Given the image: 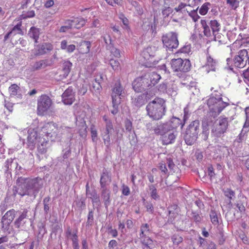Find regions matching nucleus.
<instances>
[{
  "label": "nucleus",
  "mask_w": 249,
  "mask_h": 249,
  "mask_svg": "<svg viewBox=\"0 0 249 249\" xmlns=\"http://www.w3.org/2000/svg\"><path fill=\"white\" fill-rule=\"evenodd\" d=\"M173 12L172 9L170 7H165L162 11V15L164 18L168 17L170 14Z\"/></svg>",
  "instance_id": "obj_58"
},
{
  "label": "nucleus",
  "mask_w": 249,
  "mask_h": 249,
  "mask_svg": "<svg viewBox=\"0 0 249 249\" xmlns=\"http://www.w3.org/2000/svg\"><path fill=\"white\" fill-rule=\"evenodd\" d=\"M200 23L203 29V33L206 37L212 36V34L219 32L221 25L216 20H211L208 23L204 19H201Z\"/></svg>",
  "instance_id": "obj_7"
},
{
  "label": "nucleus",
  "mask_w": 249,
  "mask_h": 249,
  "mask_svg": "<svg viewBox=\"0 0 249 249\" xmlns=\"http://www.w3.org/2000/svg\"><path fill=\"white\" fill-rule=\"evenodd\" d=\"M125 128L126 130L130 132L131 131L132 128V122L129 120H126L125 121Z\"/></svg>",
  "instance_id": "obj_60"
},
{
  "label": "nucleus",
  "mask_w": 249,
  "mask_h": 249,
  "mask_svg": "<svg viewBox=\"0 0 249 249\" xmlns=\"http://www.w3.org/2000/svg\"><path fill=\"white\" fill-rule=\"evenodd\" d=\"M198 8H197L196 10H192L188 14L192 18L194 22H196L200 18V17L197 14V10Z\"/></svg>",
  "instance_id": "obj_44"
},
{
  "label": "nucleus",
  "mask_w": 249,
  "mask_h": 249,
  "mask_svg": "<svg viewBox=\"0 0 249 249\" xmlns=\"http://www.w3.org/2000/svg\"><path fill=\"white\" fill-rule=\"evenodd\" d=\"M247 63H249L248 52L245 49L240 50L233 59V65L237 68H242Z\"/></svg>",
  "instance_id": "obj_15"
},
{
  "label": "nucleus",
  "mask_w": 249,
  "mask_h": 249,
  "mask_svg": "<svg viewBox=\"0 0 249 249\" xmlns=\"http://www.w3.org/2000/svg\"><path fill=\"white\" fill-rule=\"evenodd\" d=\"M51 64L52 63H50L49 61L47 59L41 60L36 62L34 64L33 69L35 70H38L42 68H45L47 66H51Z\"/></svg>",
  "instance_id": "obj_28"
},
{
  "label": "nucleus",
  "mask_w": 249,
  "mask_h": 249,
  "mask_svg": "<svg viewBox=\"0 0 249 249\" xmlns=\"http://www.w3.org/2000/svg\"><path fill=\"white\" fill-rule=\"evenodd\" d=\"M212 36H214L215 41H218L220 44L224 43V40L222 39V38L224 37V36L219 34L218 32H217L216 34H212Z\"/></svg>",
  "instance_id": "obj_54"
},
{
  "label": "nucleus",
  "mask_w": 249,
  "mask_h": 249,
  "mask_svg": "<svg viewBox=\"0 0 249 249\" xmlns=\"http://www.w3.org/2000/svg\"><path fill=\"white\" fill-rule=\"evenodd\" d=\"M249 126H245V125L244 124L243 128L238 136L239 139H240L241 141L243 139L245 134L249 131Z\"/></svg>",
  "instance_id": "obj_55"
},
{
  "label": "nucleus",
  "mask_w": 249,
  "mask_h": 249,
  "mask_svg": "<svg viewBox=\"0 0 249 249\" xmlns=\"http://www.w3.org/2000/svg\"><path fill=\"white\" fill-rule=\"evenodd\" d=\"M103 120L106 122V128L102 133L104 142L107 149H109L110 145V133L113 130L112 123L106 116H104Z\"/></svg>",
  "instance_id": "obj_14"
},
{
  "label": "nucleus",
  "mask_w": 249,
  "mask_h": 249,
  "mask_svg": "<svg viewBox=\"0 0 249 249\" xmlns=\"http://www.w3.org/2000/svg\"><path fill=\"white\" fill-rule=\"evenodd\" d=\"M62 101L65 105H71L75 100L74 93L71 88H68L62 95Z\"/></svg>",
  "instance_id": "obj_17"
},
{
  "label": "nucleus",
  "mask_w": 249,
  "mask_h": 249,
  "mask_svg": "<svg viewBox=\"0 0 249 249\" xmlns=\"http://www.w3.org/2000/svg\"><path fill=\"white\" fill-rule=\"evenodd\" d=\"M210 217L211 222L213 225H218L219 221L218 218V214L216 211L213 210H211L210 213Z\"/></svg>",
  "instance_id": "obj_37"
},
{
  "label": "nucleus",
  "mask_w": 249,
  "mask_h": 249,
  "mask_svg": "<svg viewBox=\"0 0 249 249\" xmlns=\"http://www.w3.org/2000/svg\"><path fill=\"white\" fill-rule=\"evenodd\" d=\"M148 75L150 78L149 80L151 81V83H152L153 86L158 83L161 78L160 75L155 72H152L148 74Z\"/></svg>",
  "instance_id": "obj_36"
},
{
  "label": "nucleus",
  "mask_w": 249,
  "mask_h": 249,
  "mask_svg": "<svg viewBox=\"0 0 249 249\" xmlns=\"http://www.w3.org/2000/svg\"><path fill=\"white\" fill-rule=\"evenodd\" d=\"M108 4L114 6L115 4L122 5L123 1L122 0H105Z\"/></svg>",
  "instance_id": "obj_59"
},
{
  "label": "nucleus",
  "mask_w": 249,
  "mask_h": 249,
  "mask_svg": "<svg viewBox=\"0 0 249 249\" xmlns=\"http://www.w3.org/2000/svg\"><path fill=\"white\" fill-rule=\"evenodd\" d=\"M216 64V60L213 59L209 54H207L206 57V63L202 68L207 73H209L211 71H215Z\"/></svg>",
  "instance_id": "obj_18"
},
{
  "label": "nucleus",
  "mask_w": 249,
  "mask_h": 249,
  "mask_svg": "<svg viewBox=\"0 0 249 249\" xmlns=\"http://www.w3.org/2000/svg\"><path fill=\"white\" fill-rule=\"evenodd\" d=\"M122 193L124 195L128 196L130 194V190L127 186L123 184L122 185Z\"/></svg>",
  "instance_id": "obj_61"
},
{
  "label": "nucleus",
  "mask_w": 249,
  "mask_h": 249,
  "mask_svg": "<svg viewBox=\"0 0 249 249\" xmlns=\"http://www.w3.org/2000/svg\"><path fill=\"white\" fill-rule=\"evenodd\" d=\"M171 67L174 71L179 72L177 74L178 77L182 75L181 72L189 71L191 68V63L188 59H182L180 58L173 59L171 62Z\"/></svg>",
  "instance_id": "obj_6"
},
{
  "label": "nucleus",
  "mask_w": 249,
  "mask_h": 249,
  "mask_svg": "<svg viewBox=\"0 0 249 249\" xmlns=\"http://www.w3.org/2000/svg\"><path fill=\"white\" fill-rule=\"evenodd\" d=\"M210 5V3L209 2H206L203 4L200 8L199 9V13L201 15H205L209 9V6Z\"/></svg>",
  "instance_id": "obj_41"
},
{
  "label": "nucleus",
  "mask_w": 249,
  "mask_h": 249,
  "mask_svg": "<svg viewBox=\"0 0 249 249\" xmlns=\"http://www.w3.org/2000/svg\"><path fill=\"white\" fill-rule=\"evenodd\" d=\"M21 22L18 23L16 25H15L11 30V31L9 32L5 36H4V40H6L9 38L14 36L17 34L23 35L24 33L23 31L21 29Z\"/></svg>",
  "instance_id": "obj_22"
},
{
  "label": "nucleus",
  "mask_w": 249,
  "mask_h": 249,
  "mask_svg": "<svg viewBox=\"0 0 249 249\" xmlns=\"http://www.w3.org/2000/svg\"><path fill=\"white\" fill-rule=\"evenodd\" d=\"M165 101L161 98H156L148 103L146 109L147 114L153 120H159L165 114Z\"/></svg>",
  "instance_id": "obj_2"
},
{
  "label": "nucleus",
  "mask_w": 249,
  "mask_h": 249,
  "mask_svg": "<svg viewBox=\"0 0 249 249\" xmlns=\"http://www.w3.org/2000/svg\"><path fill=\"white\" fill-rule=\"evenodd\" d=\"M162 41L164 46L170 50L176 49L178 46L177 34L174 32H170L163 35Z\"/></svg>",
  "instance_id": "obj_11"
},
{
  "label": "nucleus",
  "mask_w": 249,
  "mask_h": 249,
  "mask_svg": "<svg viewBox=\"0 0 249 249\" xmlns=\"http://www.w3.org/2000/svg\"><path fill=\"white\" fill-rule=\"evenodd\" d=\"M125 95V92L120 82H117L112 89V100L116 105L120 104Z\"/></svg>",
  "instance_id": "obj_13"
},
{
  "label": "nucleus",
  "mask_w": 249,
  "mask_h": 249,
  "mask_svg": "<svg viewBox=\"0 0 249 249\" xmlns=\"http://www.w3.org/2000/svg\"><path fill=\"white\" fill-rule=\"evenodd\" d=\"M151 52V48H147L144 49L142 53V56L144 57V58L146 60H149V58L151 56H153L154 55L152 53L150 54V53Z\"/></svg>",
  "instance_id": "obj_42"
},
{
  "label": "nucleus",
  "mask_w": 249,
  "mask_h": 249,
  "mask_svg": "<svg viewBox=\"0 0 249 249\" xmlns=\"http://www.w3.org/2000/svg\"><path fill=\"white\" fill-rule=\"evenodd\" d=\"M228 126V118H219L213 124L212 135L215 137H220L226 131Z\"/></svg>",
  "instance_id": "obj_9"
},
{
  "label": "nucleus",
  "mask_w": 249,
  "mask_h": 249,
  "mask_svg": "<svg viewBox=\"0 0 249 249\" xmlns=\"http://www.w3.org/2000/svg\"><path fill=\"white\" fill-rule=\"evenodd\" d=\"M4 107L7 108L9 112H12L13 111V104L10 102L5 101Z\"/></svg>",
  "instance_id": "obj_63"
},
{
  "label": "nucleus",
  "mask_w": 249,
  "mask_h": 249,
  "mask_svg": "<svg viewBox=\"0 0 249 249\" xmlns=\"http://www.w3.org/2000/svg\"><path fill=\"white\" fill-rule=\"evenodd\" d=\"M181 124V121L179 118L173 117L169 122L158 125L154 128V131L155 134L162 136L173 131Z\"/></svg>",
  "instance_id": "obj_4"
},
{
  "label": "nucleus",
  "mask_w": 249,
  "mask_h": 249,
  "mask_svg": "<svg viewBox=\"0 0 249 249\" xmlns=\"http://www.w3.org/2000/svg\"><path fill=\"white\" fill-rule=\"evenodd\" d=\"M70 130V128L66 126H61L58 128L56 124L53 123H47L42 128L43 133L51 138L59 135V132L63 134L66 132H69Z\"/></svg>",
  "instance_id": "obj_8"
},
{
  "label": "nucleus",
  "mask_w": 249,
  "mask_h": 249,
  "mask_svg": "<svg viewBox=\"0 0 249 249\" xmlns=\"http://www.w3.org/2000/svg\"><path fill=\"white\" fill-rule=\"evenodd\" d=\"M139 80H141V83H142V88L144 89L145 90H146L148 88H150V85L147 84L148 80L147 79H146L145 76L139 77Z\"/></svg>",
  "instance_id": "obj_50"
},
{
  "label": "nucleus",
  "mask_w": 249,
  "mask_h": 249,
  "mask_svg": "<svg viewBox=\"0 0 249 249\" xmlns=\"http://www.w3.org/2000/svg\"><path fill=\"white\" fill-rule=\"evenodd\" d=\"M200 211L199 212H194L192 211L191 213L192 219L196 222H199L201 220V217L200 216L199 213Z\"/></svg>",
  "instance_id": "obj_46"
},
{
  "label": "nucleus",
  "mask_w": 249,
  "mask_h": 249,
  "mask_svg": "<svg viewBox=\"0 0 249 249\" xmlns=\"http://www.w3.org/2000/svg\"><path fill=\"white\" fill-rule=\"evenodd\" d=\"M172 241L175 245H178L182 242L183 238L181 236L178 234H174L172 237Z\"/></svg>",
  "instance_id": "obj_51"
},
{
  "label": "nucleus",
  "mask_w": 249,
  "mask_h": 249,
  "mask_svg": "<svg viewBox=\"0 0 249 249\" xmlns=\"http://www.w3.org/2000/svg\"><path fill=\"white\" fill-rule=\"evenodd\" d=\"M101 196L104 200L105 206L107 208L111 202L110 198V191L109 189L107 188L102 189Z\"/></svg>",
  "instance_id": "obj_25"
},
{
  "label": "nucleus",
  "mask_w": 249,
  "mask_h": 249,
  "mask_svg": "<svg viewBox=\"0 0 249 249\" xmlns=\"http://www.w3.org/2000/svg\"><path fill=\"white\" fill-rule=\"evenodd\" d=\"M90 48V43L88 41H83L80 43L78 50L82 53H87Z\"/></svg>",
  "instance_id": "obj_27"
},
{
  "label": "nucleus",
  "mask_w": 249,
  "mask_h": 249,
  "mask_svg": "<svg viewBox=\"0 0 249 249\" xmlns=\"http://www.w3.org/2000/svg\"><path fill=\"white\" fill-rule=\"evenodd\" d=\"M39 34L40 32L39 29L35 27H31L28 33L30 37L33 38L35 42H37V40L39 37Z\"/></svg>",
  "instance_id": "obj_34"
},
{
  "label": "nucleus",
  "mask_w": 249,
  "mask_h": 249,
  "mask_svg": "<svg viewBox=\"0 0 249 249\" xmlns=\"http://www.w3.org/2000/svg\"><path fill=\"white\" fill-rule=\"evenodd\" d=\"M142 27L144 30H148L152 27V26L149 21H145L143 22Z\"/></svg>",
  "instance_id": "obj_64"
},
{
  "label": "nucleus",
  "mask_w": 249,
  "mask_h": 249,
  "mask_svg": "<svg viewBox=\"0 0 249 249\" xmlns=\"http://www.w3.org/2000/svg\"><path fill=\"white\" fill-rule=\"evenodd\" d=\"M209 134V128L207 125H203V131L202 132V139L206 141L208 138Z\"/></svg>",
  "instance_id": "obj_49"
},
{
  "label": "nucleus",
  "mask_w": 249,
  "mask_h": 249,
  "mask_svg": "<svg viewBox=\"0 0 249 249\" xmlns=\"http://www.w3.org/2000/svg\"><path fill=\"white\" fill-rule=\"evenodd\" d=\"M17 185L13 189L14 196L17 194L21 196L27 195L35 197L42 185L41 178H30L23 177H18L16 180Z\"/></svg>",
  "instance_id": "obj_1"
},
{
  "label": "nucleus",
  "mask_w": 249,
  "mask_h": 249,
  "mask_svg": "<svg viewBox=\"0 0 249 249\" xmlns=\"http://www.w3.org/2000/svg\"><path fill=\"white\" fill-rule=\"evenodd\" d=\"M149 190L151 191L150 196L151 197L156 200L159 198V196L157 194V189L154 185L151 184L148 186Z\"/></svg>",
  "instance_id": "obj_39"
},
{
  "label": "nucleus",
  "mask_w": 249,
  "mask_h": 249,
  "mask_svg": "<svg viewBox=\"0 0 249 249\" xmlns=\"http://www.w3.org/2000/svg\"><path fill=\"white\" fill-rule=\"evenodd\" d=\"M227 3L233 9L235 10L239 6V0H226Z\"/></svg>",
  "instance_id": "obj_47"
},
{
  "label": "nucleus",
  "mask_w": 249,
  "mask_h": 249,
  "mask_svg": "<svg viewBox=\"0 0 249 249\" xmlns=\"http://www.w3.org/2000/svg\"><path fill=\"white\" fill-rule=\"evenodd\" d=\"M17 169L18 167V163L17 161L14 162L12 159H8L5 162L4 168H5V172L9 173V170H12V168Z\"/></svg>",
  "instance_id": "obj_30"
},
{
  "label": "nucleus",
  "mask_w": 249,
  "mask_h": 249,
  "mask_svg": "<svg viewBox=\"0 0 249 249\" xmlns=\"http://www.w3.org/2000/svg\"><path fill=\"white\" fill-rule=\"evenodd\" d=\"M18 211L14 209H11L7 211L2 216L1 219L2 229L3 230H8L10 224L12 223L16 215L18 213Z\"/></svg>",
  "instance_id": "obj_16"
},
{
  "label": "nucleus",
  "mask_w": 249,
  "mask_h": 249,
  "mask_svg": "<svg viewBox=\"0 0 249 249\" xmlns=\"http://www.w3.org/2000/svg\"><path fill=\"white\" fill-rule=\"evenodd\" d=\"M53 102L51 99L46 95H42L37 101V112L39 115H42L50 109L52 106Z\"/></svg>",
  "instance_id": "obj_12"
},
{
  "label": "nucleus",
  "mask_w": 249,
  "mask_h": 249,
  "mask_svg": "<svg viewBox=\"0 0 249 249\" xmlns=\"http://www.w3.org/2000/svg\"><path fill=\"white\" fill-rule=\"evenodd\" d=\"M145 96L144 94H141L133 99V104L137 107H141L145 104Z\"/></svg>",
  "instance_id": "obj_31"
},
{
  "label": "nucleus",
  "mask_w": 249,
  "mask_h": 249,
  "mask_svg": "<svg viewBox=\"0 0 249 249\" xmlns=\"http://www.w3.org/2000/svg\"><path fill=\"white\" fill-rule=\"evenodd\" d=\"M72 63L69 61H65L62 65V71L63 72V77H66L69 74L71 68L72 67Z\"/></svg>",
  "instance_id": "obj_32"
},
{
  "label": "nucleus",
  "mask_w": 249,
  "mask_h": 249,
  "mask_svg": "<svg viewBox=\"0 0 249 249\" xmlns=\"http://www.w3.org/2000/svg\"><path fill=\"white\" fill-rule=\"evenodd\" d=\"M72 29L71 22H70V19L67 20L65 22L64 25L61 26L59 29L60 32H66L69 30Z\"/></svg>",
  "instance_id": "obj_40"
},
{
  "label": "nucleus",
  "mask_w": 249,
  "mask_h": 249,
  "mask_svg": "<svg viewBox=\"0 0 249 249\" xmlns=\"http://www.w3.org/2000/svg\"><path fill=\"white\" fill-rule=\"evenodd\" d=\"M245 113L246 119L244 125L249 126V107H246L245 109Z\"/></svg>",
  "instance_id": "obj_62"
},
{
  "label": "nucleus",
  "mask_w": 249,
  "mask_h": 249,
  "mask_svg": "<svg viewBox=\"0 0 249 249\" xmlns=\"http://www.w3.org/2000/svg\"><path fill=\"white\" fill-rule=\"evenodd\" d=\"M133 89L137 92H142L145 90L144 89L142 88V83L139 80V77L136 79L132 83Z\"/></svg>",
  "instance_id": "obj_35"
},
{
  "label": "nucleus",
  "mask_w": 249,
  "mask_h": 249,
  "mask_svg": "<svg viewBox=\"0 0 249 249\" xmlns=\"http://www.w3.org/2000/svg\"><path fill=\"white\" fill-rule=\"evenodd\" d=\"M50 198L49 197H46L43 199L44 211L46 214L48 213L50 209Z\"/></svg>",
  "instance_id": "obj_48"
},
{
  "label": "nucleus",
  "mask_w": 249,
  "mask_h": 249,
  "mask_svg": "<svg viewBox=\"0 0 249 249\" xmlns=\"http://www.w3.org/2000/svg\"><path fill=\"white\" fill-rule=\"evenodd\" d=\"M36 55H41L47 53L53 50V46L50 43H44L37 47Z\"/></svg>",
  "instance_id": "obj_20"
},
{
  "label": "nucleus",
  "mask_w": 249,
  "mask_h": 249,
  "mask_svg": "<svg viewBox=\"0 0 249 249\" xmlns=\"http://www.w3.org/2000/svg\"><path fill=\"white\" fill-rule=\"evenodd\" d=\"M140 231L139 238L142 244L143 249H151L153 246V241L147 236L150 231L149 225L147 223L142 224Z\"/></svg>",
  "instance_id": "obj_10"
},
{
  "label": "nucleus",
  "mask_w": 249,
  "mask_h": 249,
  "mask_svg": "<svg viewBox=\"0 0 249 249\" xmlns=\"http://www.w3.org/2000/svg\"><path fill=\"white\" fill-rule=\"evenodd\" d=\"M177 135V132L175 129L171 132H169V133L164 134L161 137L163 144L167 145L173 143L175 141Z\"/></svg>",
  "instance_id": "obj_21"
},
{
  "label": "nucleus",
  "mask_w": 249,
  "mask_h": 249,
  "mask_svg": "<svg viewBox=\"0 0 249 249\" xmlns=\"http://www.w3.org/2000/svg\"><path fill=\"white\" fill-rule=\"evenodd\" d=\"M28 144L29 146L31 147V149H32L38 140L37 131L34 129L29 128L28 130Z\"/></svg>",
  "instance_id": "obj_19"
},
{
  "label": "nucleus",
  "mask_w": 249,
  "mask_h": 249,
  "mask_svg": "<svg viewBox=\"0 0 249 249\" xmlns=\"http://www.w3.org/2000/svg\"><path fill=\"white\" fill-rule=\"evenodd\" d=\"M93 211L91 210L89 212L88 215V219L86 222V226H91L93 224Z\"/></svg>",
  "instance_id": "obj_45"
},
{
  "label": "nucleus",
  "mask_w": 249,
  "mask_h": 249,
  "mask_svg": "<svg viewBox=\"0 0 249 249\" xmlns=\"http://www.w3.org/2000/svg\"><path fill=\"white\" fill-rule=\"evenodd\" d=\"M223 192L225 196L229 199V202L228 205L231 207L232 206V203L231 200L235 197V192L231 189L227 188L223 189Z\"/></svg>",
  "instance_id": "obj_33"
},
{
  "label": "nucleus",
  "mask_w": 249,
  "mask_h": 249,
  "mask_svg": "<svg viewBox=\"0 0 249 249\" xmlns=\"http://www.w3.org/2000/svg\"><path fill=\"white\" fill-rule=\"evenodd\" d=\"M101 89V83L100 80L98 79V77H96L95 81L92 83L91 90L96 92H99Z\"/></svg>",
  "instance_id": "obj_38"
},
{
  "label": "nucleus",
  "mask_w": 249,
  "mask_h": 249,
  "mask_svg": "<svg viewBox=\"0 0 249 249\" xmlns=\"http://www.w3.org/2000/svg\"><path fill=\"white\" fill-rule=\"evenodd\" d=\"M72 28L80 29L86 23L85 20L83 18H76L70 20Z\"/></svg>",
  "instance_id": "obj_26"
},
{
  "label": "nucleus",
  "mask_w": 249,
  "mask_h": 249,
  "mask_svg": "<svg viewBox=\"0 0 249 249\" xmlns=\"http://www.w3.org/2000/svg\"><path fill=\"white\" fill-rule=\"evenodd\" d=\"M199 122L198 120H195L189 124L184 136L187 144L191 145L196 141L199 132Z\"/></svg>",
  "instance_id": "obj_5"
},
{
  "label": "nucleus",
  "mask_w": 249,
  "mask_h": 249,
  "mask_svg": "<svg viewBox=\"0 0 249 249\" xmlns=\"http://www.w3.org/2000/svg\"><path fill=\"white\" fill-rule=\"evenodd\" d=\"M108 249H118V243L115 240H111L108 245Z\"/></svg>",
  "instance_id": "obj_57"
},
{
  "label": "nucleus",
  "mask_w": 249,
  "mask_h": 249,
  "mask_svg": "<svg viewBox=\"0 0 249 249\" xmlns=\"http://www.w3.org/2000/svg\"><path fill=\"white\" fill-rule=\"evenodd\" d=\"M47 143V142H43L40 145L38 146V151L39 153L43 154L46 152V151H47V147H46Z\"/></svg>",
  "instance_id": "obj_53"
},
{
  "label": "nucleus",
  "mask_w": 249,
  "mask_h": 249,
  "mask_svg": "<svg viewBox=\"0 0 249 249\" xmlns=\"http://www.w3.org/2000/svg\"><path fill=\"white\" fill-rule=\"evenodd\" d=\"M19 89V87L16 84H12L9 88V91L11 96H15L18 94V90Z\"/></svg>",
  "instance_id": "obj_43"
},
{
  "label": "nucleus",
  "mask_w": 249,
  "mask_h": 249,
  "mask_svg": "<svg viewBox=\"0 0 249 249\" xmlns=\"http://www.w3.org/2000/svg\"><path fill=\"white\" fill-rule=\"evenodd\" d=\"M111 182V178L106 171L103 172L100 180L101 189L107 188V186Z\"/></svg>",
  "instance_id": "obj_24"
},
{
  "label": "nucleus",
  "mask_w": 249,
  "mask_h": 249,
  "mask_svg": "<svg viewBox=\"0 0 249 249\" xmlns=\"http://www.w3.org/2000/svg\"><path fill=\"white\" fill-rule=\"evenodd\" d=\"M19 216L14 222V225L17 228H19L22 222L24 223V220L27 217L28 210L26 209L23 211H18Z\"/></svg>",
  "instance_id": "obj_23"
},
{
  "label": "nucleus",
  "mask_w": 249,
  "mask_h": 249,
  "mask_svg": "<svg viewBox=\"0 0 249 249\" xmlns=\"http://www.w3.org/2000/svg\"><path fill=\"white\" fill-rule=\"evenodd\" d=\"M210 113L214 118L217 117L229 104L224 102L220 97L212 96L207 101Z\"/></svg>",
  "instance_id": "obj_3"
},
{
  "label": "nucleus",
  "mask_w": 249,
  "mask_h": 249,
  "mask_svg": "<svg viewBox=\"0 0 249 249\" xmlns=\"http://www.w3.org/2000/svg\"><path fill=\"white\" fill-rule=\"evenodd\" d=\"M109 64L112 69L114 70H117L120 66V63L118 61L111 59L109 61Z\"/></svg>",
  "instance_id": "obj_56"
},
{
  "label": "nucleus",
  "mask_w": 249,
  "mask_h": 249,
  "mask_svg": "<svg viewBox=\"0 0 249 249\" xmlns=\"http://www.w3.org/2000/svg\"><path fill=\"white\" fill-rule=\"evenodd\" d=\"M110 49L111 54H113L115 57L117 58H119L121 57V52L119 49L113 46L111 48L110 47Z\"/></svg>",
  "instance_id": "obj_52"
},
{
  "label": "nucleus",
  "mask_w": 249,
  "mask_h": 249,
  "mask_svg": "<svg viewBox=\"0 0 249 249\" xmlns=\"http://www.w3.org/2000/svg\"><path fill=\"white\" fill-rule=\"evenodd\" d=\"M87 196H88V197L91 199L93 206L96 205L98 207L100 206L101 202L99 196L97 195V192L95 190L92 191L90 193H89V194L87 195Z\"/></svg>",
  "instance_id": "obj_29"
}]
</instances>
